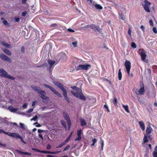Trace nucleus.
<instances>
[{
	"mask_svg": "<svg viewBox=\"0 0 157 157\" xmlns=\"http://www.w3.org/2000/svg\"><path fill=\"white\" fill-rule=\"evenodd\" d=\"M97 141V140L95 138H93L92 139V142H93L92 144H91L92 146H94L95 144L96 143Z\"/></svg>",
	"mask_w": 157,
	"mask_h": 157,
	"instance_id": "nucleus-31",
	"label": "nucleus"
},
{
	"mask_svg": "<svg viewBox=\"0 0 157 157\" xmlns=\"http://www.w3.org/2000/svg\"><path fill=\"white\" fill-rule=\"evenodd\" d=\"M3 23L6 26H8L9 25L8 22L6 20H4L3 21Z\"/></svg>",
	"mask_w": 157,
	"mask_h": 157,
	"instance_id": "nucleus-35",
	"label": "nucleus"
},
{
	"mask_svg": "<svg viewBox=\"0 0 157 157\" xmlns=\"http://www.w3.org/2000/svg\"><path fill=\"white\" fill-rule=\"evenodd\" d=\"M58 56L62 59H64L66 57V54L63 52H61L59 53L58 55Z\"/></svg>",
	"mask_w": 157,
	"mask_h": 157,
	"instance_id": "nucleus-20",
	"label": "nucleus"
},
{
	"mask_svg": "<svg viewBox=\"0 0 157 157\" xmlns=\"http://www.w3.org/2000/svg\"><path fill=\"white\" fill-rule=\"evenodd\" d=\"M2 50L8 56H11L12 55V53L10 50L4 48H2Z\"/></svg>",
	"mask_w": 157,
	"mask_h": 157,
	"instance_id": "nucleus-17",
	"label": "nucleus"
},
{
	"mask_svg": "<svg viewBox=\"0 0 157 157\" xmlns=\"http://www.w3.org/2000/svg\"><path fill=\"white\" fill-rule=\"evenodd\" d=\"M17 151L19 154H23V152L21 151H20L17 150Z\"/></svg>",
	"mask_w": 157,
	"mask_h": 157,
	"instance_id": "nucleus-58",
	"label": "nucleus"
},
{
	"mask_svg": "<svg viewBox=\"0 0 157 157\" xmlns=\"http://www.w3.org/2000/svg\"><path fill=\"white\" fill-rule=\"evenodd\" d=\"M152 155L153 157H157V152L154 151L152 153Z\"/></svg>",
	"mask_w": 157,
	"mask_h": 157,
	"instance_id": "nucleus-37",
	"label": "nucleus"
},
{
	"mask_svg": "<svg viewBox=\"0 0 157 157\" xmlns=\"http://www.w3.org/2000/svg\"><path fill=\"white\" fill-rule=\"evenodd\" d=\"M47 156L48 157H56L52 155H47Z\"/></svg>",
	"mask_w": 157,
	"mask_h": 157,
	"instance_id": "nucleus-64",
	"label": "nucleus"
},
{
	"mask_svg": "<svg viewBox=\"0 0 157 157\" xmlns=\"http://www.w3.org/2000/svg\"><path fill=\"white\" fill-rule=\"evenodd\" d=\"M86 27L87 28L92 29L95 31L99 32L100 30V28L98 26H96L93 24L88 25Z\"/></svg>",
	"mask_w": 157,
	"mask_h": 157,
	"instance_id": "nucleus-13",
	"label": "nucleus"
},
{
	"mask_svg": "<svg viewBox=\"0 0 157 157\" xmlns=\"http://www.w3.org/2000/svg\"><path fill=\"white\" fill-rule=\"evenodd\" d=\"M0 73L1 74L0 76L2 77L6 78L11 80H14L15 79V78L8 75V73L3 69L0 68Z\"/></svg>",
	"mask_w": 157,
	"mask_h": 157,
	"instance_id": "nucleus-3",
	"label": "nucleus"
},
{
	"mask_svg": "<svg viewBox=\"0 0 157 157\" xmlns=\"http://www.w3.org/2000/svg\"><path fill=\"white\" fill-rule=\"evenodd\" d=\"M80 121L81 122V125L82 126H85L86 124V122L85 121L82 119H80Z\"/></svg>",
	"mask_w": 157,
	"mask_h": 157,
	"instance_id": "nucleus-26",
	"label": "nucleus"
},
{
	"mask_svg": "<svg viewBox=\"0 0 157 157\" xmlns=\"http://www.w3.org/2000/svg\"><path fill=\"white\" fill-rule=\"evenodd\" d=\"M2 132L4 133L7 135L8 136H9V135L10 133H11L12 132H5L3 130L0 129V133H2Z\"/></svg>",
	"mask_w": 157,
	"mask_h": 157,
	"instance_id": "nucleus-29",
	"label": "nucleus"
},
{
	"mask_svg": "<svg viewBox=\"0 0 157 157\" xmlns=\"http://www.w3.org/2000/svg\"><path fill=\"white\" fill-rule=\"evenodd\" d=\"M1 43L2 45L7 48H9L10 47V46L9 44L7 43H6L4 41L1 42Z\"/></svg>",
	"mask_w": 157,
	"mask_h": 157,
	"instance_id": "nucleus-23",
	"label": "nucleus"
},
{
	"mask_svg": "<svg viewBox=\"0 0 157 157\" xmlns=\"http://www.w3.org/2000/svg\"><path fill=\"white\" fill-rule=\"evenodd\" d=\"M21 126V128L23 129H25V124L22 123H20L19 124Z\"/></svg>",
	"mask_w": 157,
	"mask_h": 157,
	"instance_id": "nucleus-38",
	"label": "nucleus"
},
{
	"mask_svg": "<svg viewBox=\"0 0 157 157\" xmlns=\"http://www.w3.org/2000/svg\"><path fill=\"white\" fill-rule=\"evenodd\" d=\"M138 93L140 95H143L144 94L145 92L144 87L143 83L140 84V88L138 90Z\"/></svg>",
	"mask_w": 157,
	"mask_h": 157,
	"instance_id": "nucleus-15",
	"label": "nucleus"
},
{
	"mask_svg": "<svg viewBox=\"0 0 157 157\" xmlns=\"http://www.w3.org/2000/svg\"><path fill=\"white\" fill-rule=\"evenodd\" d=\"M27 0H22L21 1L22 3L24 4L27 1Z\"/></svg>",
	"mask_w": 157,
	"mask_h": 157,
	"instance_id": "nucleus-61",
	"label": "nucleus"
},
{
	"mask_svg": "<svg viewBox=\"0 0 157 157\" xmlns=\"http://www.w3.org/2000/svg\"><path fill=\"white\" fill-rule=\"evenodd\" d=\"M33 109H30L28 110L27 112L28 113H31L33 111Z\"/></svg>",
	"mask_w": 157,
	"mask_h": 157,
	"instance_id": "nucleus-57",
	"label": "nucleus"
},
{
	"mask_svg": "<svg viewBox=\"0 0 157 157\" xmlns=\"http://www.w3.org/2000/svg\"><path fill=\"white\" fill-rule=\"evenodd\" d=\"M71 137L70 136H69L68 137L66 140L64 142H65V143L66 144L67 142L70 139Z\"/></svg>",
	"mask_w": 157,
	"mask_h": 157,
	"instance_id": "nucleus-46",
	"label": "nucleus"
},
{
	"mask_svg": "<svg viewBox=\"0 0 157 157\" xmlns=\"http://www.w3.org/2000/svg\"><path fill=\"white\" fill-rule=\"evenodd\" d=\"M91 67L90 64H80L78 66L76 67L75 69L76 71H80L81 70H87Z\"/></svg>",
	"mask_w": 157,
	"mask_h": 157,
	"instance_id": "nucleus-4",
	"label": "nucleus"
},
{
	"mask_svg": "<svg viewBox=\"0 0 157 157\" xmlns=\"http://www.w3.org/2000/svg\"><path fill=\"white\" fill-rule=\"evenodd\" d=\"M124 66L128 76L131 77H132L133 76V74L130 73L131 68V63L128 60H126L125 62Z\"/></svg>",
	"mask_w": 157,
	"mask_h": 157,
	"instance_id": "nucleus-5",
	"label": "nucleus"
},
{
	"mask_svg": "<svg viewBox=\"0 0 157 157\" xmlns=\"http://www.w3.org/2000/svg\"><path fill=\"white\" fill-rule=\"evenodd\" d=\"M47 148L48 149H50L51 148V146L50 144H48L47 146Z\"/></svg>",
	"mask_w": 157,
	"mask_h": 157,
	"instance_id": "nucleus-52",
	"label": "nucleus"
},
{
	"mask_svg": "<svg viewBox=\"0 0 157 157\" xmlns=\"http://www.w3.org/2000/svg\"><path fill=\"white\" fill-rule=\"evenodd\" d=\"M38 117L37 116H35L34 117L31 119V121H36L38 119Z\"/></svg>",
	"mask_w": 157,
	"mask_h": 157,
	"instance_id": "nucleus-36",
	"label": "nucleus"
},
{
	"mask_svg": "<svg viewBox=\"0 0 157 157\" xmlns=\"http://www.w3.org/2000/svg\"><path fill=\"white\" fill-rule=\"evenodd\" d=\"M70 147V146L69 145H68L66 146L63 150V151L68 150L69 148Z\"/></svg>",
	"mask_w": 157,
	"mask_h": 157,
	"instance_id": "nucleus-45",
	"label": "nucleus"
},
{
	"mask_svg": "<svg viewBox=\"0 0 157 157\" xmlns=\"http://www.w3.org/2000/svg\"><path fill=\"white\" fill-rule=\"evenodd\" d=\"M143 140V142L144 143L147 142L148 141V140H147V135L146 134H145L144 135Z\"/></svg>",
	"mask_w": 157,
	"mask_h": 157,
	"instance_id": "nucleus-28",
	"label": "nucleus"
},
{
	"mask_svg": "<svg viewBox=\"0 0 157 157\" xmlns=\"http://www.w3.org/2000/svg\"><path fill=\"white\" fill-rule=\"evenodd\" d=\"M82 134V130L81 129L78 130L77 131V137L75 139V141H79L82 138L81 135Z\"/></svg>",
	"mask_w": 157,
	"mask_h": 157,
	"instance_id": "nucleus-14",
	"label": "nucleus"
},
{
	"mask_svg": "<svg viewBox=\"0 0 157 157\" xmlns=\"http://www.w3.org/2000/svg\"><path fill=\"white\" fill-rule=\"evenodd\" d=\"M71 88L73 90L71 91V92L75 96L83 100L86 99L80 89L78 88L75 86L71 87Z\"/></svg>",
	"mask_w": 157,
	"mask_h": 157,
	"instance_id": "nucleus-1",
	"label": "nucleus"
},
{
	"mask_svg": "<svg viewBox=\"0 0 157 157\" xmlns=\"http://www.w3.org/2000/svg\"><path fill=\"white\" fill-rule=\"evenodd\" d=\"M140 28L141 29L142 31L143 32L144 31L145 28L144 26L143 25H141L140 26Z\"/></svg>",
	"mask_w": 157,
	"mask_h": 157,
	"instance_id": "nucleus-50",
	"label": "nucleus"
},
{
	"mask_svg": "<svg viewBox=\"0 0 157 157\" xmlns=\"http://www.w3.org/2000/svg\"><path fill=\"white\" fill-rule=\"evenodd\" d=\"M53 84L57 86V87L59 88L62 91L63 97L68 102H69V100L67 96V90L64 88L63 85L61 83L57 81H53Z\"/></svg>",
	"mask_w": 157,
	"mask_h": 157,
	"instance_id": "nucleus-2",
	"label": "nucleus"
},
{
	"mask_svg": "<svg viewBox=\"0 0 157 157\" xmlns=\"http://www.w3.org/2000/svg\"><path fill=\"white\" fill-rule=\"evenodd\" d=\"M87 1V2H88V3H89V4L91 5V6H92V2H93V0H86Z\"/></svg>",
	"mask_w": 157,
	"mask_h": 157,
	"instance_id": "nucleus-44",
	"label": "nucleus"
},
{
	"mask_svg": "<svg viewBox=\"0 0 157 157\" xmlns=\"http://www.w3.org/2000/svg\"><path fill=\"white\" fill-rule=\"evenodd\" d=\"M78 43V42L77 41L75 40V41H73L72 42V44L73 46L74 47H76L77 46Z\"/></svg>",
	"mask_w": 157,
	"mask_h": 157,
	"instance_id": "nucleus-30",
	"label": "nucleus"
},
{
	"mask_svg": "<svg viewBox=\"0 0 157 157\" xmlns=\"http://www.w3.org/2000/svg\"><path fill=\"white\" fill-rule=\"evenodd\" d=\"M9 136L15 138H19L20 139L21 141L24 144H26V143L23 140L22 137L21 136L19 135L17 133L15 132H12L11 133H10Z\"/></svg>",
	"mask_w": 157,
	"mask_h": 157,
	"instance_id": "nucleus-10",
	"label": "nucleus"
},
{
	"mask_svg": "<svg viewBox=\"0 0 157 157\" xmlns=\"http://www.w3.org/2000/svg\"><path fill=\"white\" fill-rule=\"evenodd\" d=\"M44 131V130H42L41 129H38V132L39 133H42V132H43Z\"/></svg>",
	"mask_w": 157,
	"mask_h": 157,
	"instance_id": "nucleus-54",
	"label": "nucleus"
},
{
	"mask_svg": "<svg viewBox=\"0 0 157 157\" xmlns=\"http://www.w3.org/2000/svg\"><path fill=\"white\" fill-rule=\"evenodd\" d=\"M21 50L22 52H24L25 51V48L24 47H22L21 48Z\"/></svg>",
	"mask_w": 157,
	"mask_h": 157,
	"instance_id": "nucleus-63",
	"label": "nucleus"
},
{
	"mask_svg": "<svg viewBox=\"0 0 157 157\" xmlns=\"http://www.w3.org/2000/svg\"><path fill=\"white\" fill-rule=\"evenodd\" d=\"M152 130V129L150 127H147L146 129V132L147 134H150Z\"/></svg>",
	"mask_w": 157,
	"mask_h": 157,
	"instance_id": "nucleus-21",
	"label": "nucleus"
},
{
	"mask_svg": "<svg viewBox=\"0 0 157 157\" xmlns=\"http://www.w3.org/2000/svg\"><path fill=\"white\" fill-rule=\"evenodd\" d=\"M32 149L33 150L35 151L41 152L42 151L38 149H35V148H33Z\"/></svg>",
	"mask_w": 157,
	"mask_h": 157,
	"instance_id": "nucleus-53",
	"label": "nucleus"
},
{
	"mask_svg": "<svg viewBox=\"0 0 157 157\" xmlns=\"http://www.w3.org/2000/svg\"><path fill=\"white\" fill-rule=\"evenodd\" d=\"M128 33L129 35V36L131 37V29L130 28L128 29Z\"/></svg>",
	"mask_w": 157,
	"mask_h": 157,
	"instance_id": "nucleus-41",
	"label": "nucleus"
},
{
	"mask_svg": "<svg viewBox=\"0 0 157 157\" xmlns=\"http://www.w3.org/2000/svg\"><path fill=\"white\" fill-rule=\"evenodd\" d=\"M140 55L141 57V60L145 62L146 63H147L148 60H146L145 59L147 56L145 52L144 49H141V52L140 53Z\"/></svg>",
	"mask_w": 157,
	"mask_h": 157,
	"instance_id": "nucleus-9",
	"label": "nucleus"
},
{
	"mask_svg": "<svg viewBox=\"0 0 157 157\" xmlns=\"http://www.w3.org/2000/svg\"><path fill=\"white\" fill-rule=\"evenodd\" d=\"M15 20L16 22H18L19 21V18L17 17H15Z\"/></svg>",
	"mask_w": 157,
	"mask_h": 157,
	"instance_id": "nucleus-49",
	"label": "nucleus"
},
{
	"mask_svg": "<svg viewBox=\"0 0 157 157\" xmlns=\"http://www.w3.org/2000/svg\"><path fill=\"white\" fill-rule=\"evenodd\" d=\"M44 85L45 87L49 88L52 92L55 93V94L57 95L58 97L60 98L62 97L61 95L53 87L50 85L46 84H44Z\"/></svg>",
	"mask_w": 157,
	"mask_h": 157,
	"instance_id": "nucleus-6",
	"label": "nucleus"
},
{
	"mask_svg": "<svg viewBox=\"0 0 157 157\" xmlns=\"http://www.w3.org/2000/svg\"><path fill=\"white\" fill-rule=\"evenodd\" d=\"M60 122L62 125L65 128L66 127V122L63 120H61L60 121Z\"/></svg>",
	"mask_w": 157,
	"mask_h": 157,
	"instance_id": "nucleus-32",
	"label": "nucleus"
},
{
	"mask_svg": "<svg viewBox=\"0 0 157 157\" xmlns=\"http://www.w3.org/2000/svg\"><path fill=\"white\" fill-rule=\"evenodd\" d=\"M39 136L42 139H43V136L41 134H39Z\"/></svg>",
	"mask_w": 157,
	"mask_h": 157,
	"instance_id": "nucleus-62",
	"label": "nucleus"
},
{
	"mask_svg": "<svg viewBox=\"0 0 157 157\" xmlns=\"http://www.w3.org/2000/svg\"><path fill=\"white\" fill-rule=\"evenodd\" d=\"M122 78V73L121 72V69H119L118 71V78L119 80H121V79Z\"/></svg>",
	"mask_w": 157,
	"mask_h": 157,
	"instance_id": "nucleus-25",
	"label": "nucleus"
},
{
	"mask_svg": "<svg viewBox=\"0 0 157 157\" xmlns=\"http://www.w3.org/2000/svg\"><path fill=\"white\" fill-rule=\"evenodd\" d=\"M39 93L41 94V98L43 99V101L44 102L47 103L49 100V98L45 96L46 93L44 91L40 90Z\"/></svg>",
	"mask_w": 157,
	"mask_h": 157,
	"instance_id": "nucleus-7",
	"label": "nucleus"
},
{
	"mask_svg": "<svg viewBox=\"0 0 157 157\" xmlns=\"http://www.w3.org/2000/svg\"><path fill=\"white\" fill-rule=\"evenodd\" d=\"M23 154L25 155H31V153H30L27 152H23Z\"/></svg>",
	"mask_w": 157,
	"mask_h": 157,
	"instance_id": "nucleus-48",
	"label": "nucleus"
},
{
	"mask_svg": "<svg viewBox=\"0 0 157 157\" xmlns=\"http://www.w3.org/2000/svg\"><path fill=\"white\" fill-rule=\"evenodd\" d=\"M101 146H104V142L103 140L101 139Z\"/></svg>",
	"mask_w": 157,
	"mask_h": 157,
	"instance_id": "nucleus-60",
	"label": "nucleus"
},
{
	"mask_svg": "<svg viewBox=\"0 0 157 157\" xmlns=\"http://www.w3.org/2000/svg\"><path fill=\"white\" fill-rule=\"evenodd\" d=\"M0 58L2 60L9 63L12 62L11 59L9 57L3 53H0Z\"/></svg>",
	"mask_w": 157,
	"mask_h": 157,
	"instance_id": "nucleus-11",
	"label": "nucleus"
},
{
	"mask_svg": "<svg viewBox=\"0 0 157 157\" xmlns=\"http://www.w3.org/2000/svg\"><path fill=\"white\" fill-rule=\"evenodd\" d=\"M145 4L144 6V9L145 11L147 12H150V10L149 9V6L151 5V3L145 0L144 1Z\"/></svg>",
	"mask_w": 157,
	"mask_h": 157,
	"instance_id": "nucleus-12",
	"label": "nucleus"
},
{
	"mask_svg": "<svg viewBox=\"0 0 157 157\" xmlns=\"http://www.w3.org/2000/svg\"><path fill=\"white\" fill-rule=\"evenodd\" d=\"M31 87L33 90L38 92V93H39V92H40L41 90L40 87L35 86H32Z\"/></svg>",
	"mask_w": 157,
	"mask_h": 157,
	"instance_id": "nucleus-22",
	"label": "nucleus"
},
{
	"mask_svg": "<svg viewBox=\"0 0 157 157\" xmlns=\"http://www.w3.org/2000/svg\"><path fill=\"white\" fill-rule=\"evenodd\" d=\"M41 152L44 153H49L50 154V151H42Z\"/></svg>",
	"mask_w": 157,
	"mask_h": 157,
	"instance_id": "nucleus-51",
	"label": "nucleus"
},
{
	"mask_svg": "<svg viewBox=\"0 0 157 157\" xmlns=\"http://www.w3.org/2000/svg\"><path fill=\"white\" fill-rule=\"evenodd\" d=\"M63 116L64 118L67 121L68 126L70 128L71 125V122L68 114L66 112H63Z\"/></svg>",
	"mask_w": 157,
	"mask_h": 157,
	"instance_id": "nucleus-8",
	"label": "nucleus"
},
{
	"mask_svg": "<svg viewBox=\"0 0 157 157\" xmlns=\"http://www.w3.org/2000/svg\"><path fill=\"white\" fill-rule=\"evenodd\" d=\"M27 103H25L24 104V105H23V107L24 108H26L27 107V105H28Z\"/></svg>",
	"mask_w": 157,
	"mask_h": 157,
	"instance_id": "nucleus-55",
	"label": "nucleus"
},
{
	"mask_svg": "<svg viewBox=\"0 0 157 157\" xmlns=\"http://www.w3.org/2000/svg\"><path fill=\"white\" fill-rule=\"evenodd\" d=\"M34 124L36 125V126L38 127H40L41 126V125L40 124H38V122L35 123Z\"/></svg>",
	"mask_w": 157,
	"mask_h": 157,
	"instance_id": "nucleus-39",
	"label": "nucleus"
},
{
	"mask_svg": "<svg viewBox=\"0 0 157 157\" xmlns=\"http://www.w3.org/2000/svg\"><path fill=\"white\" fill-rule=\"evenodd\" d=\"M113 102L115 106L117 105V99L115 97H114L113 99Z\"/></svg>",
	"mask_w": 157,
	"mask_h": 157,
	"instance_id": "nucleus-33",
	"label": "nucleus"
},
{
	"mask_svg": "<svg viewBox=\"0 0 157 157\" xmlns=\"http://www.w3.org/2000/svg\"><path fill=\"white\" fill-rule=\"evenodd\" d=\"M123 108L128 113H129V111L128 109V105H124L123 104H121Z\"/></svg>",
	"mask_w": 157,
	"mask_h": 157,
	"instance_id": "nucleus-24",
	"label": "nucleus"
},
{
	"mask_svg": "<svg viewBox=\"0 0 157 157\" xmlns=\"http://www.w3.org/2000/svg\"><path fill=\"white\" fill-rule=\"evenodd\" d=\"M139 124L140 125V128L141 129L144 131L145 130V124L143 121H141L139 122Z\"/></svg>",
	"mask_w": 157,
	"mask_h": 157,
	"instance_id": "nucleus-18",
	"label": "nucleus"
},
{
	"mask_svg": "<svg viewBox=\"0 0 157 157\" xmlns=\"http://www.w3.org/2000/svg\"><path fill=\"white\" fill-rule=\"evenodd\" d=\"M149 24H150V25H153V23L152 20H150L149 21Z\"/></svg>",
	"mask_w": 157,
	"mask_h": 157,
	"instance_id": "nucleus-59",
	"label": "nucleus"
},
{
	"mask_svg": "<svg viewBox=\"0 0 157 157\" xmlns=\"http://www.w3.org/2000/svg\"><path fill=\"white\" fill-rule=\"evenodd\" d=\"M153 32L155 33H157V30L156 28L154 27L152 29Z\"/></svg>",
	"mask_w": 157,
	"mask_h": 157,
	"instance_id": "nucleus-43",
	"label": "nucleus"
},
{
	"mask_svg": "<svg viewBox=\"0 0 157 157\" xmlns=\"http://www.w3.org/2000/svg\"><path fill=\"white\" fill-rule=\"evenodd\" d=\"M67 30L68 31L70 32H75V31L72 29H67Z\"/></svg>",
	"mask_w": 157,
	"mask_h": 157,
	"instance_id": "nucleus-47",
	"label": "nucleus"
},
{
	"mask_svg": "<svg viewBox=\"0 0 157 157\" xmlns=\"http://www.w3.org/2000/svg\"><path fill=\"white\" fill-rule=\"evenodd\" d=\"M48 62L51 67L55 63V62L53 60H49L48 61Z\"/></svg>",
	"mask_w": 157,
	"mask_h": 157,
	"instance_id": "nucleus-27",
	"label": "nucleus"
},
{
	"mask_svg": "<svg viewBox=\"0 0 157 157\" xmlns=\"http://www.w3.org/2000/svg\"><path fill=\"white\" fill-rule=\"evenodd\" d=\"M66 144L65 142H63L61 144H60L58 146L56 147V148H59L61 147H62L63 146H64L65 144Z\"/></svg>",
	"mask_w": 157,
	"mask_h": 157,
	"instance_id": "nucleus-34",
	"label": "nucleus"
},
{
	"mask_svg": "<svg viewBox=\"0 0 157 157\" xmlns=\"http://www.w3.org/2000/svg\"><path fill=\"white\" fill-rule=\"evenodd\" d=\"M8 109L11 112L13 113H16L17 110V109L13 108L12 106H10L8 108Z\"/></svg>",
	"mask_w": 157,
	"mask_h": 157,
	"instance_id": "nucleus-19",
	"label": "nucleus"
},
{
	"mask_svg": "<svg viewBox=\"0 0 157 157\" xmlns=\"http://www.w3.org/2000/svg\"><path fill=\"white\" fill-rule=\"evenodd\" d=\"M91 6L93 8H95L97 9L101 10L102 9V7L98 4L94 3Z\"/></svg>",
	"mask_w": 157,
	"mask_h": 157,
	"instance_id": "nucleus-16",
	"label": "nucleus"
},
{
	"mask_svg": "<svg viewBox=\"0 0 157 157\" xmlns=\"http://www.w3.org/2000/svg\"><path fill=\"white\" fill-rule=\"evenodd\" d=\"M131 46L132 48H136V44L134 42H132V43L131 44Z\"/></svg>",
	"mask_w": 157,
	"mask_h": 157,
	"instance_id": "nucleus-40",
	"label": "nucleus"
},
{
	"mask_svg": "<svg viewBox=\"0 0 157 157\" xmlns=\"http://www.w3.org/2000/svg\"><path fill=\"white\" fill-rule=\"evenodd\" d=\"M104 107H105V108L107 110V111L108 112H110V111H109V109L108 106H107V105H106V104L105 105H104Z\"/></svg>",
	"mask_w": 157,
	"mask_h": 157,
	"instance_id": "nucleus-42",
	"label": "nucleus"
},
{
	"mask_svg": "<svg viewBox=\"0 0 157 157\" xmlns=\"http://www.w3.org/2000/svg\"><path fill=\"white\" fill-rule=\"evenodd\" d=\"M36 101H34L33 102V103H32V106H34L36 104Z\"/></svg>",
	"mask_w": 157,
	"mask_h": 157,
	"instance_id": "nucleus-56",
	"label": "nucleus"
}]
</instances>
